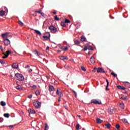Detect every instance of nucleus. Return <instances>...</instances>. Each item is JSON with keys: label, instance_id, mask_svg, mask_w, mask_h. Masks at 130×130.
Listing matches in <instances>:
<instances>
[{"label": "nucleus", "instance_id": "nucleus-22", "mask_svg": "<svg viewBox=\"0 0 130 130\" xmlns=\"http://www.w3.org/2000/svg\"><path fill=\"white\" fill-rule=\"evenodd\" d=\"M16 89L17 90H19V91H22L23 90V88H22V87H21V85H18L16 86Z\"/></svg>", "mask_w": 130, "mask_h": 130}, {"label": "nucleus", "instance_id": "nucleus-55", "mask_svg": "<svg viewBox=\"0 0 130 130\" xmlns=\"http://www.w3.org/2000/svg\"><path fill=\"white\" fill-rule=\"evenodd\" d=\"M46 50H49V46L47 47Z\"/></svg>", "mask_w": 130, "mask_h": 130}, {"label": "nucleus", "instance_id": "nucleus-33", "mask_svg": "<svg viewBox=\"0 0 130 130\" xmlns=\"http://www.w3.org/2000/svg\"><path fill=\"white\" fill-rule=\"evenodd\" d=\"M64 22H65L66 24H67V23H71V21H70V20H69L67 18H65Z\"/></svg>", "mask_w": 130, "mask_h": 130}, {"label": "nucleus", "instance_id": "nucleus-9", "mask_svg": "<svg viewBox=\"0 0 130 130\" xmlns=\"http://www.w3.org/2000/svg\"><path fill=\"white\" fill-rule=\"evenodd\" d=\"M97 73H102L103 74L105 73V71L102 68H98L97 69Z\"/></svg>", "mask_w": 130, "mask_h": 130}, {"label": "nucleus", "instance_id": "nucleus-26", "mask_svg": "<svg viewBox=\"0 0 130 130\" xmlns=\"http://www.w3.org/2000/svg\"><path fill=\"white\" fill-rule=\"evenodd\" d=\"M4 116L6 117V118H9L10 117V114L9 113H5L4 114Z\"/></svg>", "mask_w": 130, "mask_h": 130}, {"label": "nucleus", "instance_id": "nucleus-29", "mask_svg": "<svg viewBox=\"0 0 130 130\" xmlns=\"http://www.w3.org/2000/svg\"><path fill=\"white\" fill-rule=\"evenodd\" d=\"M45 130H48L49 128V127L48 126V124L47 123L45 124Z\"/></svg>", "mask_w": 130, "mask_h": 130}, {"label": "nucleus", "instance_id": "nucleus-57", "mask_svg": "<svg viewBox=\"0 0 130 130\" xmlns=\"http://www.w3.org/2000/svg\"><path fill=\"white\" fill-rule=\"evenodd\" d=\"M92 72H93L94 73H95V72H96V70H95V69H93V70H92Z\"/></svg>", "mask_w": 130, "mask_h": 130}, {"label": "nucleus", "instance_id": "nucleus-16", "mask_svg": "<svg viewBox=\"0 0 130 130\" xmlns=\"http://www.w3.org/2000/svg\"><path fill=\"white\" fill-rule=\"evenodd\" d=\"M120 99H122V100H124L125 101H126L127 99V95H125V96L124 95L120 97Z\"/></svg>", "mask_w": 130, "mask_h": 130}, {"label": "nucleus", "instance_id": "nucleus-2", "mask_svg": "<svg viewBox=\"0 0 130 130\" xmlns=\"http://www.w3.org/2000/svg\"><path fill=\"white\" fill-rule=\"evenodd\" d=\"M32 104L35 107H36L37 109L40 108L41 107V102H39L38 101H35L32 103Z\"/></svg>", "mask_w": 130, "mask_h": 130}, {"label": "nucleus", "instance_id": "nucleus-51", "mask_svg": "<svg viewBox=\"0 0 130 130\" xmlns=\"http://www.w3.org/2000/svg\"><path fill=\"white\" fill-rule=\"evenodd\" d=\"M32 94H30V95H28V96H27V98H28L29 99H31V98H32Z\"/></svg>", "mask_w": 130, "mask_h": 130}, {"label": "nucleus", "instance_id": "nucleus-52", "mask_svg": "<svg viewBox=\"0 0 130 130\" xmlns=\"http://www.w3.org/2000/svg\"><path fill=\"white\" fill-rule=\"evenodd\" d=\"M12 35H9V34L8 35V38H12Z\"/></svg>", "mask_w": 130, "mask_h": 130}, {"label": "nucleus", "instance_id": "nucleus-44", "mask_svg": "<svg viewBox=\"0 0 130 130\" xmlns=\"http://www.w3.org/2000/svg\"><path fill=\"white\" fill-rule=\"evenodd\" d=\"M79 128H80V124H77L76 125V129H77L78 130H79V129H80Z\"/></svg>", "mask_w": 130, "mask_h": 130}, {"label": "nucleus", "instance_id": "nucleus-1", "mask_svg": "<svg viewBox=\"0 0 130 130\" xmlns=\"http://www.w3.org/2000/svg\"><path fill=\"white\" fill-rule=\"evenodd\" d=\"M15 78L16 80H18V81H24V77L23 76V75L20 74V73H16L15 74Z\"/></svg>", "mask_w": 130, "mask_h": 130}, {"label": "nucleus", "instance_id": "nucleus-32", "mask_svg": "<svg viewBox=\"0 0 130 130\" xmlns=\"http://www.w3.org/2000/svg\"><path fill=\"white\" fill-rule=\"evenodd\" d=\"M0 63H1V64H6V62L3 59H0Z\"/></svg>", "mask_w": 130, "mask_h": 130}, {"label": "nucleus", "instance_id": "nucleus-53", "mask_svg": "<svg viewBox=\"0 0 130 130\" xmlns=\"http://www.w3.org/2000/svg\"><path fill=\"white\" fill-rule=\"evenodd\" d=\"M61 98V97L59 96V98H58V102H60V101H61L60 98Z\"/></svg>", "mask_w": 130, "mask_h": 130}, {"label": "nucleus", "instance_id": "nucleus-11", "mask_svg": "<svg viewBox=\"0 0 130 130\" xmlns=\"http://www.w3.org/2000/svg\"><path fill=\"white\" fill-rule=\"evenodd\" d=\"M9 34V32H5L4 34H2L1 37L2 38H8V35Z\"/></svg>", "mask_w": 130, "mask_h": 130}, {"label": "nucleus", "instance_id": "nucleus-25", "mask_svg": "<svg viewBox=\"0 0 130 130\" xmlns=\"http://www.w3.org/2000/svg\"><path fill=\"white\" fill-rule=\"evenodd\" d=\"M33 80L35 82H36V83H40V80L38 78H36V79L35 78H33Z\"/></svg>", "mask_w": 130, "mask_h": 130}, {"label": "nucleus", "instance_id": "nucleus-15", "mask_svg": "<svg viewBox=\"0 0 130 130\" xmlns=\"http://www.w3.org/2000/svg\"><path fill=\"white\" fill-rule=\"evenodd\" d=\"M90 60L91 63H95V58L93 56L90 58Z\"/></svg>", "mask_w": 130, "mask_h": 130}, {"label": "nucleus", "instance_id": "nucleus-43", "mask_svg": "<svg viewBox=\"0 0 130 130\" xmlns=\"http://www.w3.org/2000/svg\"><path fill=\"white\" fill-rule=\"evenodd\" d=\"M119 127H120V125H119V124H117L116 125V128H117V129H118V128H119Z\"/></svg>", "mask_w": 130, "mask_h": 130}, {"label": "nucleus", "instance_id": "nucleus-5", "mask_svg": "<svg viewBox=\"0 0 130 130\" xmlns=\"http://www.w3.org/2000/svg\"><path fill=\"white\" fill-rule=\"evenodd\" d=\"M56 94L59 97H62V96H63L62 92H61V91L60 90V88L57 89Z\"/></svg>", "mask_w": 130, "mask_h": 130}, {"label": "nucleus", "instance_id": "nucleus-38", "mask_svg": "<svg viewBox=\"0 0 130 130\" xmlns=\"http://www.w3.org/2000/svg\"><path fill=\"white\" fill-rule=\"evenodd\" d=\"M106 126L107 127V128H109L110 126H111V124L110 123H108V124H106Z\"/></svg>", "mask_w": 130, "mask_h": 130}, {"label": "nucleus", "instance_id": "nucleus-35", "mask_svg": "<svg viewBox=\"0 0 130 130\" xmlns=\"http://www.w3.org/2000/svg\"><path fill=\"white\" fill-rule=\"evenodd\" d=\"M88 50H94V48L92 47V46H89L88 47Z\"/></svg>", "mask_w": 130, "mask_h": 130}, {"label": "nucleus", "instance_id": "nucleus-27", "mask_svg": "<svg viewBox=\"0 0 130 130\" xmlns=\"http://www.w3.org/2000/svg\"><path fill=\"white\" fill-rule=\"evenodd\" d=\"M1 105H2V106H6V105H7V104L6 103V102H4V101H1Z\"/></svg>", "mask_w": 130, "mask_h": 130}, {"label": "nucleus", "instance_id": "nucleus-18", "mask_svg": "<svg viewBox=\"0 0 130 130\" xmlns=\"http://www.w3.org/2000/svg\"><path fill=\"white\" fill-rule=\"evenodd\" d=\"M61 49H62V50H64V51H67V50H68L69 48L66 46H62L61 47Z\"/></svg>", "mask_w": 130, "mask_h": 130}, {"label": "nucleus", "instance_id": "nucleus-23", "mask_svg": "<svg viewBox=\"0 0 130 130\" xmlns=\"http://www.w3.org/2000/svg\"><path fill=\"white\" fill-rule=\"evenodd\" d=\"M106 81L107 82V85L106 86V89L107 90H108V86H109V81H108V79H106Z\"/></svg>", "mask_w": 130, "mask_h": 130}, {"label": "nucleus", "instance_id": "nucleus-45", "mask_svg": "<svg viewBox=\"0 0 130 130\" xmlns=\"http://www.w3.org/2000/svg\"><path fill=\"white\" fill-rule=\"evenodd\" d=\"M25 69H30V66L29 65H26L25 67Z\"/></svg>", "mask_w": 130, "mask_h": 130}, {"label": "nucleus", "instance_id": "nucleus-59", "mask_svg": "<svg viewBox=\"0 0 130 130\" xmlns=\"http://www.w3.org/2000/svg\"><path fill=\"white\" fill-rule=\"evenodd\" d=\"M57 51H58V52H60V53L61 52V51H60V50H58Z\"/></svg>", "mask_w": 130, "mask_h": 130}, {"label": "nucleus", "instance_id": "nucleus-12", "mask_svg": "<svg viewBox=\"0 0 130 130\" xmlns=\"http://www.w3.org/2000/svg\"><path fill=\"white\" fill-rule=\"evenodd\" d=\"M28 112L29 114H35L36 113V112L35 111V110H33L31 109H28Z\"/></svg>", "mask_w": 130, "mask_h": 130}, {"label": "nucleus", "instance_id": "nucleus-3", "mask_svg": "<svg viewBox=\"0 0 130 130\" xmlns=\"http://www.w3.org/2000/svg\"><path fill=\"white\" fill-rule=\"evenodd\" d=\"M91 103H93V104H95V105H100L102 104V102L101 101H98L96 99H93L91 101Z\"/></svg>", "mask_w": 130, "mask_h": 130}, {"label": "nucleus", "instance_id": "nucleus-62", "mask_svg": "<svg viewBox=\"0 0 130 130\" xmlns=\"http://www.w3.org/2000/svg\"><path fill=\"white\" fill-rule=\"evenodd\" d=\"M52 43H54V44H56V43H55V42H52Z\"/></svg>", "mask_w": 130, "mask_h": 130}, {"label": "nucleus", "instance_id": "nucleus-10", "mask_svg": "<svg viewBox=\"0 0 130 130\" xmlns=\"http://www.w3.org/2000/svg\"><path fill=\"white\" fill-rule=\"evenodd\" d=\"M47 34H48L47 36H44L43 37V38H44L45 40H48V39H49V38L50 37V34L49 32H47Z\"/></svg>", "mask_w": 130, "mask_h": 130}, {"label": "nucleus", "instance_id": "nucleus-24", "mask_svg": "<svg viewBox=\"0 0 130 130\" xmlns=\"http://www.w3.org/2000/svg\"><path fill=\"white\" fill-rule=\"evenodd\" d=\"M5 14H6V11H0V16L1 17H3V16H5Z\"/></svg>", "mask_w": 130, "mask_h": 130}, {"label": "nucleus", "instance_id": "nucleus-54", "mask_svg": "<svg viewBox=\"0 0 130 130\" xmlns=\"http://www.w3.org/2000/svg\"><path fill=\"white\" fill-rule=\"evenodd\" d=\"M14 127L13 125H10L9 126V128H13Z\"/></svg>", "mask_w": 130, "mask_h": 130}, {"label": "nucleus", "instance_id": "nucleus-20", "mask_svg": "<svg viewBox=\"0 0 130 130\" xmlns=\"http://www.w3.org/2000/svg\"><path fill=\"white\" fill-rule=\"evenodd\" d=\"M60 59H61V60H68L69 59V58L68 57H65L64 56H62L60 57Z\"/></svg>", "mask_w": 130, "mask_h": 130}, {"label": "nucleus", "instance_id": "nucleus-17", "mask_svg": "<svg viewBox=\"0 0 130 130\" xmlns=\"http://www.w3.org/2000/svg\"><path fill=\"white\" fill-rule=\"evenodd\" d=\"M74 44H75V45H80V44H81V42H80V41L77 40L74 41Z\"/></svg>", "mask_w": 130, "mask_h": 130}, {"label": "nucleus", "instance_id": "nucleus-58", "mask_svg": "<svg viewBox=\"0 0 130 130\" xmlns=\"http://www.w3.org/2000/svg\"><path fill=\"white\" fill-rule=\"evenodd\" d=\"M53 14H54V15H56V13L55 12H53Z\"/></svg>", "mask_w": 130, "mask_h": 130}, {"label": "nucleus", "instance_id": "nucleus-42", "mask_svg": "<svg viewBox=\"0 0 130 130\" xmlns=\"http://www.w3.org/2000/svg\"><path fill=\"white\" fill-rule=\"evenodd\" d=\"M54 19L56 21H59V18L57 17V16H55L54 17Z\"/></svg>", "mask_w": 130, "mask_h": 130}, {"label": "nucleus", "instance_id": "nucleus-61", "mask_svg": "<svg viewBox=\"0 0 130 130\" xmlns=\"http://www.w3.org/2000/svg\"><path fill=\"white\" fill-rule=\"evenodd\" d=\"M123 105V107H122V108H124V105Z\"/></svg>", "mask_w": 130, "mask_h": 130}, {"label": "nucleus", "instance_id": "nucleus-48", "mask_svg": "<svg viewBox=\"0 0 130 130\" xmlns=\"http://www.w3.org/2000/svg\"><path fill=\"white\" fill-rule=\"evenodd\" d=\"M87 50H88V47L85 46V47H84V51H86Z\"/></svg>", "mask_w": 130, "mask_h": 130}, {"label": "nucleus", "instance_id": "nucleus-56", "mask_svg": "<svg viewBox=\"0 0 130 130\" xmlns=\"http://www.w3.org/2000/svg\"><path fill=\"white\" fill-rule=\"evenodd\" d=\"M43 17H44V13L43 12H42V14H41Z\"/></svg>", "mask_w": 130, "mask_h": 130}, {"label": "nucleus", "instance_id": "nucleus-13", "mask_svg": "<svg viewBox=\"0 0 130 130\" xmlns=\"http://www.w3.org/2000/svg\"><path fill=\"white\" fill-rule=\"evenodd\" d=\"M12 68L13 69H18V68H19V64H18L17 63H14L13 64H12Z\"/></svg>", "mask_w": 130, "mask_h": 130}, {"label": "nucleus", "instance_id": "nucleus-37", "mask_svg": "<svg viewBox=\"0 0 130 130\" xmlns=\"http://www.w3.org/2000/svg\"><path fill=\"white\" fill-rule=\"evenodd\" d=\"M111 75H112V76H113V77H114L115 78H116V77H117V74H115V73H114V72H111Z\"/></svg>", "mask_w": 130, "mask_h": 130}, {"label": "nucleus", "instance_id": "nucleus-7", "mask_svg": "<svg viewBox=\"0 0 130 130\" xmlns=\"http://www.w3.org/2000/svg\"><path fill=\"white\" fill-rule=\"evenodd\" d=\"M6 53H4V56L3 57V58H7V57H8L9 56V55H10V54H11V53H12V51H11L10 50H8L6 52Z\"/></svg>", "mask_w": 130, "mask_h": 130}, {"label": "nucleus", "instance_id": "nucleus-8", "mask_svg": "<svg viewBox=\"0 0 130 130\" xmlns=\"http://www.w3.org/2000/svg\"><path fill=\"white\" fill-rule=\"evenodd\" d=\"M4 42L5 45H6V46H8L9 44H11V41H10V40H9V39H6L5 40H4Z\"/></svg>", "mask_w": 130, "mask_h": 130}, {"label": "nucleus", "instance_id": "nucleus-63", "mask_svg": "<svg viewBox=\"0 0 130 130\" xmlns=\"http://www.w3.org/2000/svg\"><path fill=\"white\" fill-rule=\"evenodd\" d=\"M82 130H86V129H85L84 128H83Z\"/></svg>", "mask_w": 130, "mask_h": 130}, {"label": "nucleus", "instance_id": "nucleus-14", "mask_svg": "<svg viewBox=\"0 0 130 130\" xmlns=\"http://www.w3.org/2000/svg\"><path fill=\"white\" fill-rule=\"evenodd\" d=\"M34 31L38 35H39L40 36H41L42 34H41V32L40 31L37 30V29H33Z\"/></svg>", "mask_w": 130, "mask_h": 130}, {"label": "nucleus", "instance_id": "nucleus-50", "mask_svg": "<svg viewBox=\"0 0 130 130\" xmlns=\"http://www.w3.org/2000/svg\"><path fill=\"white\" fill-rule=\"evenodd\" d=\"M28 73H31L32 72V69H30L27 70Z\"/></svg>", "mask_w": 130, "mask_h": 130}, {"label": "nucleus", "instance_id": "nucleus-46", "mask_svg": "<svg viewBox=\"0 0 130 130\" xmlns=\"http://www.w3.org/2000/svg\"><path fill=\"white\" fill-rule=\"evenodd\" d=\"M4 121V118L0 117V122H3Z\"/></svg>", "mask_w": 130, "mask_h": 130}, {"label": "nucleus", "instance_id": "nucleus-31", "mask_svg": "<svg viewBox=\"0 0 130 130\" xmlns=\"http://www.w3.org/2000/svg\"><path fill=\"white\" fill-rule=\"evenodd\" d=\"M72 91L73 92L74 94H75L76 98H77V97L78 96V93H77V92H76V91L74 90L73 89H72Z\"/></svg>", "mask_w": 130, "mask_h": 130}, {"label": "nucleus", "instance_id": "nucleus-64", "mask_svg": "<svg viewBox=\"0 0 130 130\" xmlns=\"http://www.w3.org/2000/svg\"><path fill=\"white\" fill-rule=\"evenodd\" d=\"M47 79H49L48 76H46Z\"/></svg>", "mask_w": 130, "mask_h": 130}, {"label": "nucleus", "instance_id": "nucleus-36", "mask_svg": "<svg viewBox=\"0 0 130 130\" xmlns=\"http://www.w3.org/2000/svg\"><path fill=\"white\" fill-rule=\"evenodd\" d=\"M40 94V91H39V90H37L36 91V95H37V96H38V95Z\"/></svg>", "mask_w": 130, "mask_h": 130}, {"label": "nucleus", "instance_id": "nucleus-39", "mask_svg": "<svg viewBox=\"0 0 130 130\" xmlns=\"http://www.w3.org/2000/svg\"><path fill=\"white\" fill-rule=\"evenodd\" d=\"M35 54H37L38 56H39V52L37 50L34 51Z\"/></svg>", "mask_w": 130, "mask_h": 130}, {"label": "nucleus", "instance_id": "nucleus-6", "mask_svg": "<svg viewBox=\"0 0 130 130\" xmlns=\"http://www.w3.org/2000/svg\"><path fill=\"white\" fill-rule=\"evenodd\" d=\"M49 91L50 92L51 94H53V92L55 91L54 87L52 85L49 86Z\"/></svg>", "mask_w": 130, "mask_h": 130}, {"label": "nucleus", "instance_id": "nucleus-41", "mask_svg": "<svg viewBox=\"0 0 130 130\" xmlns=\"http://www.w3.org/2000/svg\"><path fill=\"white\" fill-rule=\"evenodd\" d=\"M18 23H19V25H21V26H23V25H24V23H23L20 20H19Z\"/></svg>", "mask_w": 130, "mask_h": 130}, {"label": "nucleus", "instance_id": "nucleus-60", "mask_svg": "<svg viewBox=\"0 0 130 130\" xmlns=\"http://www.w3.org/2000/svg\"><path fill=\"white\" fill-rule=\"evenodd\" d=\"M88 55H90L91 54V53L90 52H88Z\"/></svg>", "mask_w": 130, "mask_h": 130}, {"label": "nucleus", "instance_id": "nucleus-40", "mask_svg": "<svg viewBox=\"0 0 130 130\" xmlns=\"http://www.w3.org/2000/svg\"><path fill=\"white\" fill-rule=\"evenodd\" d=\"M81 69L82 71H83V72H86V69H85V67H84L83 66H81Z\"/></svg>", "mask_w": 130, "mask_h": 130}, {"label": "nucleus", "instance_id": "nucleus-21", "mask_svg": "<svg viewBox=\"0 0 130 130\" xmlns=\"http://www.w3.org/2000/svg\"><path fill=\"white\" fill-rule=\"evenodd\" d=\"M96 122L97 123H102L103 122V120H101V119L98 118H96Z\"/></svg>", "mask_w": 130, "mask_h": 130}, {"label": "nucleus", "instance_id": "nucleus-4", "mask_svg": "<svg viewBox=\"0 0 130 130\" xmlns=\"http://www.w3.org/2000/svg\"><path fill=\"white\" fill-rule=\"evenodd\" d=\"M49 29L52 33H56V31H57V28H55V27L53 25H50L49 27Z\"/></svg>", "mask_w": 130, "mask_h": 130}, {"label": "nucleus", "instance_id": "nucleus-47", "mask_svg": "<svg viewBox=\"0 0 130 130\" xmlns=\"http://www.w3.org/2000/svg\"><path fill=\"white\" fill-rule=\"evenodd\" d=\"M0 49H1L2 51H4V48H3V46H0Z\"/></svg>", "mask_w": 130, "mask_h": 130}, {"label": "nucleus", "instance_id": "nucleus-30", "mask_svg": "<svg viewBox=\"0 0 130 130\" xmlns=\"http://www.w3.org/2000/svg\"><path fill=\"white\" fill-rule=\"evenodd\" d=\"M60 25L62 27H66V22L64 21H61Z\"/></svg>", "mask_w": 130, "mask_h": 130}, {"label": "nucleus", "instance_id": "nucleus-49", "mask_svg": "<svg viewBox=\"0 0 130 130\" xmlns=\"http://www.w3.org/2000/svg\"><path fill=\"white\" fill-rule=\"evenodd\" d=\"M36 12L38 13L39 14H41H41H42V12H41V11H36Z\"/></svg>", "mask_w": 130, "mask_h": 130}, {"label": "nucleus", "instance_id": "nucleus-19", "mask_svg": "<svg viewBox=\"0 0 130 130\" xmlns=\"http://www.w3.org/2000/svg\"><path fill=\"white\" fill-rule=\"evenodd\" d=\"M117 87L119 89V90H125V87H124V86H121L120 85H118Z\"/></svg>", "mask_w": 130, "mask_h": 130}, {"label": "nucleus", "instance_id": "nucleus-34", "mask_svg": "<svg viewBox=\"0 0 130 130\" xmlns=\"http://www.w3.org/2000/svg\"><path fill=\"white\" fill-rule=\"evenodd\" d=\"M81 41H82V42L86 41V37H81Z\"/></svg>", "mask_w": 130, "mask_h": 130}, {"label": "nucleus", "instance_id": "nucleus-28", "mask_svg": "<svg viewBox=\"0 0 130 130\" xmlns=\"http://www.w3.org/2000/svg\"><path fill=\"white\" fill-rule=\"evenodd\" d=\"M121 120H122V121H123V122H124L125 123H127L128 122L127 121V119H126L125 118L121 119Z\"/></svg>", "mask_w": 130, "mask_h": 130}]
</instances>
